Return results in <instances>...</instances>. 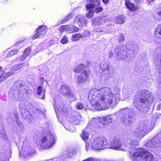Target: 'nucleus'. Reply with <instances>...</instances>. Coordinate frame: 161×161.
<instances>
[{
	"label": "nucleus",
	"mask_w": 161,
	"mask_h": 161,
	"mask_svg": "<svg viewBox=\"0 0 161 161\" xmlns=\"http://www.w3.org/2000/svg\"><path fill=\"white\" fill-rule=\"evenodd\" d=\"M120 90L118 87L111 89L104 87L99 90L92 89L88 95V99L92 105L98 111L106 110L114 107L120 100Z\"/></svg>",
	"instance_id": "nucleus-1"
},
{
	"label": "nucleus",
	"mask_w": 161,
	"mask_h": 161,
	"mask_svg": "<svg viewBox=\"0 0 161 161\" xmlns=\"http://www.w3.org/2000/svg\"><path fill=\"white\" fill-rule=\"evenodd\" d=\"M153 101V96L150 91L141 90L135 97L133 105L140 113L145 114L149 111Z\"/></svg>",
	"instance_id": "nucleus-2"
},
{
	"label": "nucleus",
	"mask_w": 161,
	"mask_h": 161,
	"mask_svg": "<svg viewBox=\"0 0 161 161\" xmlns=\"http://www.w3.org/2000/svg\"><path fill=\"white\" fill-rule=\"evenodd\" d=\"M138 144V142L136 140L131 141L129 144H126L130 159L138 161L144 160L145 161H153V156L151 153L144 148H137L136 147V146Z\"/></svg>",
	"instance_id": "nucleus-3"
},
{
	"label": "nucleus",
	"mask_w": 161,
	"mask_h": 161,
	"mask_svg": "<svg viewBox=\"0 0 161 161\" xmlns=\"http://www.w3.org/2000/svg\"><path fill=\"white\" fill-rule=\"evenodd\" d=\"M129 49L126 53L125 50L127 47L125 45H120L114 50L115 57L118 61H122L126 59L127 57H133L135 56L138 50V47L134 44H132L131 47L128 46Z\"/></svg>",
	"instance_id": "nucleus-4"
},
{
	"label": "nucleus",
	"mask_w": 161,
	"mask_h": 161,
	"mask_svg": "<svg viewBox=\"0 0 161 161\" xmlns=\"http://www.w3.org/2000/svg\"><path fill=\"white\" fill-rule=\"evenodd\" d=\"M25 86V82L21 80H18L15 81L13 86L10 88L8 95L9 97L14 101H18L22 97L23 94L21 91H25L23 88Z\"/></svg>",
	"instance_id": "nucleus-5"
},
{
	"label": "nucleus",
	"mask_w": 161,
	"mask_h": 161,
	"mask_svg": "<svg viewBox=\"0 0 161 161\" xmlns=\"http://www.w3.org/2000/svg\"><path fill=\"white\" fill-rule=\"evenodd\" d=\"M46 131L47 134V136L43 137L42 140V143L43 144L44 147L46 149L52 147L55 143L56 137L54 134L53 130L52 129V126L48 123L46 124Z\"/></svg>",
	"instance_id": "nucleus-6"
},
{
	"label": "nucleus",
	"mask_w": 161,
	"mask_h": 161,
	"mask_svg": "<svg viewBox=\"0 0 161 161\" xmlns=\"http://www.w3.org/2000/svg\"><path fill=\"white\" fill-rule=\"evenodd\" d=\"M108 142L104 138L98 137L92 138L90 144L92 149L95 150H103L109 147Z\"/></svg>",
	"instance_id": "nucleus-7"
},
{
	"label": "nucleus",
	"mask_w": 161,
	"mask_h": 161,
	"mask_svg": "<svg viewBox=\"0 0 161 161\" xmlns=\"http://www.w3.org/2000/svg\"><path fill=\"white\" fill-rule=\"evenodd\" d=\"M151 130L149 122L145 120L140 122L137 125L134 133L135 135L139 138H142L144 136L145 134L147 133Z\"/></svg>",
	"instance_id": "nucleus-8"
},
{
	"label": "nucleus",
	"mask_w": 161,
	"mask_h": 161,
	"mask_svg": "<svg viewBox=\"0 0 161 161\" xmlns=\"http://www.w3.org/2000/svg\"><path fill=\"white\" fill-rule=\"evenodd\" d=\"M120 112L123 115L122 120L125 125L132 124L135 121L133 113L130 108H126L122 109L120 110Z\"/></svg>",
	"instance_id": "nucleus-9"
},
{
	"label": "nucleus",
	"mask_w": 161,
	"mask_h": 161,
	"mask_svg": "<svg viewBox=\"0 0 161 161\" xmlns=\"http://www.w3.org/2000/svg\"><path fill=\"white\" fill-rule=\"evenodd\" d=\"M108 144L109 146V147H108V148L124 151L127 150L126 143H121L120 141L118 140H115L114 142H108Z\"/></svg>",
	"instance_id": "nucleus-10"
},
{
	"label": "nucleus",
	"mask_w": 161,
	"mask_h": 161,
	"mask_svg": "<svg viewBox=\"0 0 161 161\" xmlns=\"http://www.w3.org/2000/svg\"><path fill=\"white\" fill-rule=\"evenodd\" d=\"M87 3L86 5V8L87 9L94 8V12L98 13L103 11V8L99 6L100 2L99 0H88Z\"/></svg>",
	"instance_id": "nucleus-11"
},
{
	"label": "nucleus",
	"mask_w": 161,
	"mask_h": 161,
	"mask_svg": "<svg viewBox=\"0 0 161 161\" xmlns=\"http://www.w3.org/2000/svg\"><path fill=\"white\" fill-rule=\"evenodd\" d=\"M22 67L23 65L21 64L13 66L9 70V72L4 73L0 75V82L5 80L8 77L14 75L17 71L22 68Z\"/></svg>",
	"instance_id": "nucleus-12"
},
{
	"label": "nucleus",
	"mask_w": 161,
	"mask_h": 161,
	"mask_svg": "<svg viewBox=\"0 0 161 161\" xmlns=\"http://www.w3.org/2000/svg\"><path fill=\"white\" fill-rule=\"evenodd\" d=\"M105 125L101 120H98L97 118H93L89 122L86 127V129H94L96 126L99 129H102L103 128Z\"/></svg>",
	"instance_id": "nucleus-13"
},
{
	"label": "nucleus",
	"mask_w": 161,
	"mask_h": 161,
	"mask_svg": "<svg viewBox=\"0 0 161 161\" xmlns=\"http://www.w3.org/2000/svg\"><path fill=\"white\" fill-rule=\"evenodd\" d=\"M60 91L61 93L63 95L69 98H73L74 99H76V96L67 85H62L60 86Z\"/></svg>",
	"instance_id": "nucleus-14"
},
{
	"label": "nucleus",
	"mask_w": 161,
	"mask_h": 161,
	"mask_svg": "<svg viewBox=\"0 0 161 161\" xmlns=\"http://www.w3.org/2000/svg\"><path fill=\"white\" fill-rule=\"evenodd\" d=\"M159 138H161V134L159 133L153 139L147 143V147L150 148L160 146L161 141Z\"/></svg>",
	"instance_id": "nucleus-15"
},
{
	"label": "nucleus",
	"mask_w": 161,
	"mask_h": 161,
	"mask_svg": "<svg viewBox=\"0 0 161 161\" xmlns=\"http://www.w3.org/2000/svg\"><path fill=\"white\" fill-rule=\"evenodd\" d=\"M47 27L45 26L41 25L36 31V34L32 37L33 39L42 37L46 33Z\"/></svg>",
	"instance_id": "nucleus-16"
},
{
	"label": "nucleus",
	"mask_w": 161,
	"mask_h": 161,
	"mask_svg": "<svg viewBox=\"0 0 161 161\" xmlns=\"http://www.w3.org/2000/svg\"><path fill=\"white\" fill-rule=\"evenodd\" d=\"M22 152L19 153V155L26 156L28 155H31L35 153L34 150L30 146H26L23 145L21 149Z\"/></svg>",
	"instance_id": "nucleus-17"
},
{
	"label": "nucleus",
	"mask_w": 161,
	"mask_h": 161,
	"mask_svg": "<svg viewBox=\"0 0 161 161\" xmlns=\"http://www.w3.org/2000/svg\"><path fill=\"white\" fill-rule=\"evenodd\" d=\"M90 74L89 71L88 70H85L81 74L78 76L77 78L78 83L79 84L85 83L88 79Z\"/></svg>",
	"instance_id": "nucleus-18"
},
{
	"label": "nucleus",
	"mask_w": 161,
	"mask_h": 161,
	"mask_svg": "<svg viewBox=\"0 0 161 161\" xmlns=\"http://www.w3.org/2000/svg\"><path fill=\"white\" fill-rule=\"evenodd\" d=\"M74 23L79 26H82L87 24V20L82 15H78L75 17L74 20Z\"/></svg>",
	"instance_id": "nucleus-19"
},
{
	"label": "nucleus",
	"mask_w": 161,
	"mask_h": 161,
	"mask_svg": "<svg viewBox=\"0 0 161 161\" xmlns=\"http://www.w3.org/2000/svg\"><path fill=\"white\" fill-rule=\"evenodd\" d=\"M158 52L157 54L154 55L153 59L154 63L156 64H160V68L159 69V72L161 73V47L158 48Z\"/></svg>",
	"instance_id": "nucleus-20"
},
{
	"label": "nucleus",
	"mask_w": 161,
	"mask_h": 161,
	"mask_svg": "<svg viewBox=\"0 0 161 161\" xmlns=\"http://www.w3.org/2000/svg\"><path fill=\"white\" fill-rule=\"evenodd\" d=\"M33 106L31 103L26 101H22L20 104L19 105V108L20 109H24L27 111L29 110L32 108Z\"/></svg>",
	"instance_id": "nucleus-21"
},
{
	"label": "nucleus",
	"mask_w": 161,
	"mask_h": 161,
	"mask_svg": "<svg viewBox=\"0 0 161 161\" xmlns=\"http://www.w3.org/2000/svg\"><path fill=\"white\" fill-rule=\"evenodd\" d=\"M88 129H86V130L83 131L81 135V137L82 138V139L85 142V147H86V151H87L88 149L89 148V146L88 143H87L86 142V140H87L88 138L89 137V134L88 133L86 132V131H88Z\"/></svg>",
	"instance_id": "nucleus-22"
},
{
	"label": "nucleus",
	"mask_w": 161,
	"mask_h": 161,
	"mask_svg": "<svg viewBox=\"0 0 161 161\" xmlns=\"http://www.w3.org/2000/svg\"><path fill=\"white\" fill-rule=\"evenodd\" d=\"M80 114H78L77 116L73 115L71 116L69 120L74 125H78L80 120Z\"/></svg>",
	"instance_id": "nucleus-23"
},
{
	"label": "nucleus",
	"mask_w": 161,
	"mask_h": 161,
	"mask_svg": "<svg viewBox=\"0 0 161 161\" xmlns=\"http://www.w3.org/2000/svg\"><path fill=\"white\" fill-rule=\"evenodd\" d=\"M98 120H101L102 122L106 125H108L112 122V118L110 116H107L106 117H103L101 118L97 117Z\"/></svg>",
	"instance_id": "nucleus-24"
},
{
	"label": "nucleus",
	"mask_w": 161,
	"mask_h": 161,
	"mask_svg": "<svg viewBox=\"0 0 161 161\" xmlns=\"http://www.w3.org/2000/svg\"><path fill=\"white\" fill-rule=\"evenodd\" d=\"M54 106L55 110H56V109H57L59 113L63 115H66L68 113V112L65 108L63 107L60 106L59 105H56L55 104H54Z\"/></svg>",
	"instance_id": "nucleus-25"
},
{
	"label": "nucleus",
	"mask_w": 161,
	"mask_h": 161,
	"mask_svg": "<svg viewBox=\"0 0 161 161\" xmlns=\"http://www.w3.org/2000/svg\"><path fill=\"white\" fill-rule=\"evenodd\" d=\"M109 69L110 67L109 65L105 63L100 64L97 68V69L99 70L98 72L99 73L105 71L106 69L109 70Z\"/></svg>",
	"instance_id": "nucleus-26"
},
{
	"label": "nucleus",
	"mask_w": 161,
	"mask_h": 161,
	"mask_svg": "<svg viewBox=\"0 0 161 161\" xmlns=\"http://www.w3.org/2000/svg\"><path fill=\"white\" fill-rule=\"evenodd\" d=\"M86 65L82 64H80L74 69V71L77 73L83 72L84 71V69H86Z\"/></svg>",
	"instance_id": "nucleus-27"
},
{
	"label": "nucleus",
	"mask_w": 161,
	"mask_h": 161,
	"mask_svg": "<svg viewBox=\"0 0 161 161\" xmlns=\"http://www.w3.org/2000/svg\"><path fill=\"white\" fill-rule=\"evenodd\" d=\"M109 70L106 69L105 71L100 73L102 74L101 75V78L102 80H106L110 78L111 75Z\"/></svg>",
	"instance_id": "nucleus-28"
},
{
	"label": "nucleus",
	"mask_w": 161,
	"mask_h": 161,
	"mask_svg": "<svg viewBox=\"0 0 161 161\" xmlns=\"http://www.w3.org/2000/svg\"><path fill=\"white\" fill-rule=\"evenodd\" d=\"M74 150L71 148H68L64 151V157L67 158L72 156L74 153Z\"/></svg>",
	"instance_id": "nucleus-29"
},
{
	"label": "nucleus",
	"mask_w": 161,
	"mask_h": 161,
	"mask_svg": "<svg viewBox=\"0 0 161 161\" xmlns=\"http://www.w3.org/2000/svg\"><path fill=\"white\" fill-rule=\"evenodd\" d=\"M67 27L66 31L68 32L69 33H74L79 31V28L73 25H67Z\"/></svg>",
	"instance_id": "nucleus-30"
},
{
	"label": "nucleus",
	"mask_w": 161,
	"mask_h": 161,
	"mask_svg": "<svg viewBox=\"0 0 161 161\" xmlns=\"http://www.w3.org/2000/svg\"><path fill=\"white\" fill-rule=\"evenodd\" d=\"M154 36L161 39V25H158L156 28Z\"/></svg>",
	"instance_id": "nucleus-31"
},
{
	"label": "nucleus",
	"mask_w": 161,
	"mask_h": 161,
	"mask_svg": "<svg viewBox=\"0 0 161 161\" xmlns=\"http://www.w3.org/2000/svg\"><path fill=\"white\" fill-rule=\"evenodd\" d=\"M15 117L16 118V119H17L16 121L17 126H18L19 127V128L15 129V130L18 132H21L24 129V126L23 125V124L22 122L17 119V118L18 117L16 115H15Z\"/></svg>",
	"instance_id": "nucleus-32"
},
{
	"label": "nucleus",
	"mask_w": 161,
	"mask_h": 161,
	"mask_svg": "<svg viewBox=\"0 0 161 161\" xmlns=\"http://www.w3.org/2000/svg\"><path fill=\"white\" fill-rule=\"evenodd\" d=\"M82 38L81 34L80 33H77L72 36L71 40L73 41L76 42L80 40Z\"/></svg>",
	"instance_id": "nucleus-33"
},
{
	"label": "nucleus",
	"mask_w": 161,
	"mask_h": 161,
	"mask_svg": "<svg viewBox=\"0 0 161 161\" xmlns=\"http://www.w3.org/2000/svg\"><path fill=\"white\" fill-rule=\"evenodd\" d=\"M125 5L127 8L132 11H135L137 9L135 5L130 2H125Z\"/></svg>",
	"instance_id": "nucleus-34"
},
{
	"label": "nucleus",
	"mask_w": 161,
	"mask_h": 161,
	"mask_svg": "<svg viewBox=\"0 0 161 161\" xmlns=\"http://www.w3.org/2000/svg\"><path fill=\"white\" fill-rule=\"evenodd\" d=\"M125 21V17L122 15H119L116 18V22L117 24H123L124 23Z\"/></svg>",
	"instance_id": "nucleus-35"
},
{
	"label": "nucleus",
	"mask_w": 161,
	"mask_h": 161,
	"mask_svg": "<svg viewBox=\"0 0 161 161\" xmlns=\"http://www.w3.org/2000/svg\"><path fill=\"white\" fill-rule=\"evenodd\" d=\"M87 10H89V11L86 14V16L87 18L88 19L91 18L92 17L94 14V9L92 8H90V9H87Z\"/></svg>",
	"instance_id": "nucleus-36"
},
{
	"label": "nucleus",
	"mask_w": 161,
	"mask_h": 161,
	"mask_svg": "<svg viewBox=\"0 0 161 161\" xmlns=\"http://www.w3.org/2000/svg\"><path fill=\"white\" fill-rule=\"evenodd\" d=\"M72 17V15L71 14H69L67 15L64 19L61 21V23H64L68 21Z\"/></svg>",
	"instance_id": "nucleus-37"
},
{
	"label": "nucleus",
	"mask_w": 161,
	"mask_h": 161,
	"mask_svg": "<svg viewBox=\"0 0 161 161\" xmlns=\"http://www.w3.org/2000/svg\"><path fill=\"white\" fill-rule=\"evenodd\" d=\"M103 20L101 19H95L93 21V23L94 24L97 26L103 23Z\"/></svg>",
	"instance_id": "nucleus-38"
},
{
	"label": "nucleus",
	"mask_w": 161,
	"mask_h": 161,
	"mask_svg": "<svg viewBox=\"0 0 161 161\" xmlns=\"http://www.w3.org/2000/svg\"><path fill=\"white\" fill-rule=\"evenodd\" d=\"M76 108L78 110L82 109L84 108V104L78 102L76 104Z\"/></svg>",
	"instance_id": "nucleus-39"
},
{
	"label": "nucleus",
	"mask_w": 161,
	"mask_h": 161,
	"mask_svg": "<svg viewBox=\"0 0 161 161\" xmlns=\"http://www.w3.org/2000/svg\"><path fill=\"white\" fill-rule=\"evenodd\" d=\"M1 137H3L4 140L5 141L7 140L8 139L7 136L6 135L5 131L4 130H3L0 133Z\"/></svg>",
	"instance_id": "nucleus-40"
},
{
	"label": "nucleus",
	"mask_w": 161,
	"mask_h": 161,
	"mask_svg": "<svg viewBox=\"0 0 161 161\" xmlns=\"http://www.w3.org/2000/svg\"><path fill=\"white\" fill-rule=\"evenodd\" d=\"M90 32L88 31H84L81 36H82V38L84 37H89L90 35Z\"/></svg>",
	"instance_id": "nucleus-41"
},
{
	"label": "nucleus",
	"mask_w": 161,
	"mask_h": 161,
	"mask_svg": "<svg viewBox=\"0 0 161 161\" xmlns=\"http://www.w3.org/2000/svg\"><path fill=\"white\" fill-rule=\"evenodd\" d=\"M118 41L119 43H122L125 40V36L123 34H120L118 36Z\"/></svg>",
	"instance_id": "nucleus-42"
},
{
	"label": "nucleus",
	"mask_w": 161,
	"mask_h": 161,
	"mask_svg": "<svg viewBox=\"0 0 161 161\" xmlns=\"http://www.w3.org/2000/svg\"><path fill=\"white\" fill-rule=\"evenodd\" d=\"M68 42V38L66 36H63L62 39L60 40V42L64 44L67 43Z\"/></svg>",
	"instance_id": "nucleus-43"
},
{
	"label": "nucleus",
	"mask_w": 161,
	"mask_h": 161,
	"mask_svg": "<svg viewBox=\"0 0 161 161\" xmlns=\"http://www.w3.org/2000/svg\"><path fill=\"white\" fill-rule=\"evenodd\" d=\"M103 28H99L98 27H96L94 28V31L100 33L101 32L102 33H101V34H104V32L103 31Z\"/></svg>",
	"instance_id": "nucleus-44"
},
{
	"label": "nucleus",
	"mask_w": 161,
	"mask_h": 161,
	"mask_svg": "<svg viewBox=\"0 0 161 161\" xmlns=\"http://www.w3.org/2000/svg\"><path fill=\"white\" fill-rule=\"evenodd\" d=\"M8 159L3 154L0 155V161H8Z\"/></svg>",
	"instance_id": "nucleus-45"
},
{
	"label": "nucleus",
	"mask_w": 161,
	"mask_h": 161,
	"mask_svg": "<svg viewBox=\"0 0 161 161\" xmlns=\"http://www.w3.org/2000/svg\"><path fill=\"white\" fill-rule=\"evenodd\" d=\"M18 52V49H16L15 50H12L11 51L9 52V54L11 56L15 55Z\"/></svg>",
	"instance_id": "nucleus-46"
},
{
	"label": "nucleus",
	"mask_w": 161,
	"mask_h": 161,
	"mask_svg": "<svg viewBox=\"0 0 161 161\" xmlns=\"http://www.w3.org/2000/svg\"><path fill=\"white\" fill-rule=\"evenodd\" d=\"M31 51V49L30 47L27 48L26 49L24 52V53L25 54L26 56H27L30 53V52Z\"/></svg>",
	"instance_id": "nucleus-47"
},
{
	"label": "nucleus",
	"mask_w": 161,
	"mask_h": 161,
	"mask_svg": "<svg viewBox=\"0 0 161 161\" xmlns=\"http://www.w3.org/2000/svg\"><path fill=\"white\" fill-rule=\"evenodd\" d=\"M24 45L23 42L22 41H19L17 42L15 44V46L16 47H19V48H21Z\"/></svg>",
	"instance_id": "nucleus-48"
},
{
	"label": "nucleus",
	"mask_w": 161,
	"mask_h": 161,
	"mask_svg": "<svg viewBox=\"0 0 161 161\" xmlns=\"http://www.w3.org/2000/svg\"><path fill=\"white\" fill-rule=\"evenodd\" d=\"M67 25H63L60 27L59 28V30L61 32H63L64 31H66V30H67Z\"/></svg>",
	"instance_id": "nucleus-49"
},
{
	"label": "nucleus",
	"mask_w": 161,
	"mask_h": 161,
	"mask_svg": "<svg viewBox=\"0 0 161 161\" xmlns=\"http://www.w3.org/2000/svg\"><path fill=\"white\" fill-rule=\"evenodd\" d=\"M42 90V88L41 86H40L38 87L37 92L38 95H40L41 94Z\"/></svg>",
	"instance_id": "nucleus-50"
},
{
	"label": "nucleus",
	"mask_w": 161,
	"mask_h": 161,
	"mask_svg": "<svg viewBox=\"0 0 161 161\" xmlns=\"http://www.w3.org/2000/svg\"><path fill=\"white\" fill-rule=\"evenodd\" d=\"M130 95V94L128 92H125L124 93V96L125 98H127L129 97Z\"/></svg>",
	"instance_id": "nucleus-51"
},
{
	"label": "nucleus",
	"mask_w": 161,
	"mask_h": 161,
	"mask_svg": "<svg viewBox=\"0 0 161 161\" xmlns=\"http://www.w3.org/2000/svg\"><path fill=\"white\" fill-rule=\"evenodd\" d=\"M27 56H25V54L24 53L23 54L22 56L20 58V60L21 61H23L24 60L26 57H27Z\"/></svg>",
	"instance_id": "nucleus-52"
},
{
	"label": "nucleus",
	"mask_w": 161,
	"mask_h": 161,
	"mask_svg": "<svg viewBox=\"0 0 161 161\" xmlns=\"http://www.w3.org/2000/svg\"><path fill=\"white\" fill-rule=\"evenodd\" d=\"M83 161H95V160L93 158H89L84 160Z\"/></svg>",
	"instance_id": "nucleus-53"
},
{
	"label": "nucleus",
	"mask_w": 161,
	"mask_h": 161,
	"mask_svg": "<svg viewBox=\"0 0 161 161\" xmlns=\"http://www.w3.org/2000/svg\"><path fill=\"white\" fill-rule=\"evenodd\" d=\"M113 53L112 51H110L109 53L108 56L110 58H111L113 57Z\"/></svg>",
	"instance_id": "nucleus-54"
},
{
	"label": "nucleus",
	"mask_w": 161,
	"mask_h": 161,
	"mask_svg": "<svg viewBox=\"0 0 161 161\" xmlns=\"http://www.w3.org/2000/svg\"><path fill=\"white\" fill-rule=\"evenodd\" d=\"M49 161H60V159L58 158H54L53 159H50Z\"/></svg>",
	"instance_id": "nucleus-55"
},
{
	"label": "nucleus",
	"mask_w": 161,
	"mask_h": 161,
	"mask_svg": "<svg viewBox=\"0 0 161 161\" xmlns=\"http://www.w3.org/2000/svg\"><path fill=\"white\" fill-rule=\"evenodd\" d=\"M158 15L159 19L161 20V11L158 13Z\"/></svg>",
	"instance_id": "nucleus-56"
},
{
	"label": "nucleus",
	"mask_w": 161,
	"mask_h": 161,
	"mask_svg": "<svg viewBox=\"0 0 161 161\" xmlns=\"http://www.w3.org/2000/svg\"><path fill=\"white\" fill-rule=\"evenodd\" d=\"M109 1V0H103V2L105 3H108V2Z\"/></svg>",
	"instance_id": "nucleus-57"
},
{
	"label": "nucleus",
	"mask_w": 161,
	"mask_h": 161,
	"mask_svg": "<svg viewBox=\"0 0 161 161\" xmlns=\"http://www.w3.org/2000/svg\"><path fill=\"white\" fill-rule=\"evenodd\" d=\"M11 56V55L10 54H9V52H8V53L7 54V58H9Z\"/></svg>",
	"instance_id": "nucleus-58"
},
{
	"label": "nucleus",
	"mask_w": 161,
	"mask_h": 161,
	"mask_svg": "<svg viewBox=\"0 0 161 161\" xmlns=\"http://www.w3.org/2000/svg\"><path fill=\"white\" fill-rule=\"evenodd\" d=\"M157 116L155 118L157 119L158 117L160 115V114L159 113H156V114Z\"/></svg>",
	"instance_id": "nucleus-59"
},
{
	"label": "nucleus",
	"mask_w": 161,
	"mask_h": 161,
	"mask_svg": "<svg viewBox=\"0 0 161 161\" xmlns=\"http://www.w3.org/2000/svg\"><path fill=\"white\" fill-rule=\"evenodd\" d=\"M39 79H40L41 80H42V81L44 80V78L43 77H39Z\"/></svg>",
	"instance_id": "nucleus-60"
},
{
	"label": "nucleus",
	"mask_w": 161,
	"mask_h": 161,
	"mask_svg": "<svg viewBox=\"0 0 161 161\" xmlns=\"http://www.w3.org/2000/svg\"><path fill=\"white\" fill-rule=\"evenodd\" d=\"M160 104H159L158 105L157 107V109H158L159 110V108H160Z\"/></svg>",
	"instance_id": "nucleus-61"
},
{
	"label": "nucleus",
	"mask_w": 161,
	"mask_h": 161,
	"mask_svg": "<svg viewBox=\"0 0 161 161\" xmlns=\"http://www.w3.org/2000/svg\"><path fill=\"white\" fill-rule=\"evenodd\" d=\"M19 128V127L18 126H17L14 129V130H15V129H18Z\"/></svg>",
	"instance_id": "nucleus-62"
},
{
	"label": "nucleus",
	"mask_w": 161,
	"mask_h": 161,
	"mask_svg": "<svg viewBox=\"0 0 161 161\" xmlns=\"http://www.w3.org/2000/svg\"><path fill=\"white\" fill-rule=\"evenodd\" d=\"M125 2H129V0H125Z\"/></svg>",
	"instance_id": "nucleus-63"
},
{
	"label": "nucleus",
	"mask_w": 161,
	"mask_h": 161,
	"mask_svg": "<svg viewBox=\"0 0 161 161\" xmlns=\"http://www.w3.org/2000/svg\"><path fill=\"white\" fill-rule=\"evenodd\" d=\"M2 69V67L0 66V71H1Z\"/></svg>",
	"instance_id": "nucleus-64"
}]
</instances>
